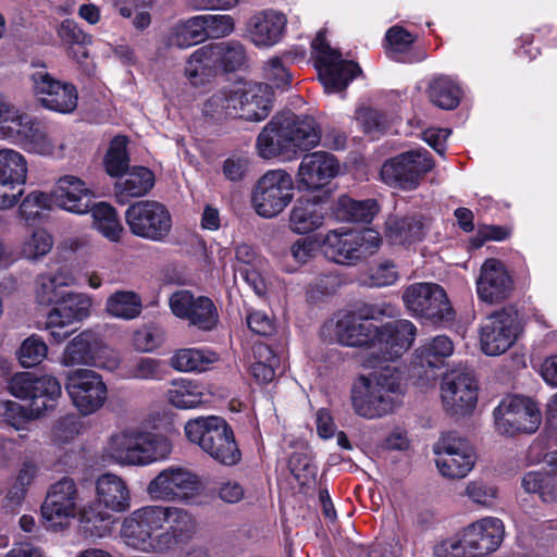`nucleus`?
<instances>
[{
  "label": "nucleus",
  "instance_id": "nucleus-1",
  "mask_svg": "<svg viewBox=\"0 0 557 557\" xmlns=\"http://www.w3.org/2000/svg\"><path fill=\"white\" fill-rule=\"evenodd\" d=\"M384 314L376 306H362L354 311H343L325 329L344 346L366 347L362 364L376 368L380 363L399 357L412 345L417 329L408 320L376 325L374 320Z\"/></svg>",
  "mask_w": 557,
  "mask_h": 557
},
{
  "label": "nucleus",
  "instance_id": "nucleus-2",
  "mask_svg": "<svg viewBox=\"0 0 557 557\" xmlns=\"http://www.w3.org/2000/svg\"><path fill=\"white\" fill-rule=\"evenodd\" d=\"M272 87L255 82H236L216 90L203 103L202 112L213 120L239 117L262 121L271 112Z\"/></svg>",
  "mask_w": 557,
  "mask_h": 557
},
{
  "label": "nucleus",
  "instance_id": "nucleus-3",
  "mask_svg": "<svg viewBox=\"0 0 557 557\" xmlns=\"http://www.w3.org/2000/svg\"><path fill=\"white\" fill-rule=\"evenodd\" d=\"M171 441L144 426H128L110 435L102 448V458L120 466L144 467L166 459Z\"/></svg>",
  "mask_w": 557,
  "mask_h": 557
},
{
  "label": "nucleus",
  "instance_id": "nucleus-4",
  "mask_svg": "<svg viewBox=\"0 0 557 557\" xmlns=\"http://www.w3.org/2000/svg\"><path fill=\"white\" fill-rule=\"evenodd\" d=\"M400 373L394 367H383L369 375L359 376L351 387V406L364 419H377L393 413L403 404Z\"/></svg>",
  "mask_w": 557,
  "mask_h": 557
},
{
  "label": "nucleus",
  "instance_id": "nucleus-5",
  "mask_svg": "<svg viewBox=\"0 0 557 557\" xmlns=\"http://www.w3.org/2000/svg\"><path fill=\"white\" fill-rule=\"evenodd\" d=\"M97 503L84 506L79 524L90 537H104L111 533L115 519L112 513L131 508V491L125 480L113 473H104L96 481Z\"/></svg>",
  "mask_w": 557,
  "mask_h": 557
},
{
  "label": "nucleus",
  "instance_id": "nucleus-6",
  "mask_svg": "<svg viewBox=\"0 0 557 557\" xmlns=\"http://www.w3.org/2000/svg\"><path fill=\"white\" fill-rule=\"evenodd\" d=\"M184 431L189 442L199 445L205 453L222 465L234 466L242 458L233 430L223 418L198 417L188 420Z\"/></svg>",
  "mask_w": 557,
  "mask_h": 557
},
{
  "label": "nucleus",
  "instance_id": "nucleus-7",
  "mask_svg": "<svg viewBox=\"0 0 557 557\" xmlns=\"http://www.w3.org/2000/svg\"><path fill=\"white\" fill-rule=\"evenodd\" d=\"M165 506L146 505L126 516L121 525L125 545L147 554H161V532L165 525Z\"/></svg>",
  "mask_w": 557,
  "mask_h": 557
},
{
  "label": "nucleus",
  "instance_id": "nucleus-8",
  "mask_svg": "<svg viewBox=\"0 0 557 557\" xmlns=\"http://www.w3.org/2000/svg\"><path fill=\"white\" fill-rule=\"evenodd\" d=\"M382 244L381 234L373 228L362 231L333 230L322 239L324 255L338 264H356L374 255Z\"/></svg>",
  "mask_w": 557,
  "mask_h": 557
},
{
  "label": "nucleus",
  "instance_id": "nucleus-9",
  "mask_svg": "<svg viewBox=\"0 0 557 557\" xmlns=\"http://www.w3.org/2000/svg\"><path fill=\"white\" fill-rule=\"evenodd\" d=\"M202 488L196 473L184 467L170 466L149 481L146 493L154 502L189 504Z\"/></svg>",
  "mask_w": 557,
  "mask_h": 557
},
{
  "label": "nucleus",
  "instance_id": "nucleus-10",
  "mask_svg": "<svg viewBox=\"0 0 557 557\" xmlns=\"http://www.w3.org/2000/svg\"><path fill=\"white\" fill-rule=\"evenodd\" d=\"M311 47L319 78L327 94L343 91L361 73L356 62L342 59L341 52L330 47L324 32L317 34Z\"/></svg>",
  "mask_w": 557,
  "mask_h": 557
},
{
  "label": "nucleus",
  "instance_id": "nucleus-11",
  "mask_svg": "<svg viewBox=\"0 0 557 557\" xmlns=\"http://www.w3.org/2000/svg\"><path fill=\"white\" fill-rule=\"evenodd\" d=\"M542 422L539 405L529 397L507 396L494 409V425L499 435L535 433Z\"/></svg>",
  "mask_w": 557,
  "mask_h": 557
},
{
  "label": "nucleus",
  "instance_id": "nucleus-12",
  "mask_svg": "<svg viewBox=\"0 0 557 557\" xmlns=\"http://www.w3.org/2000/svg\"><path fill=\"white\" fill-rule=\"evenodd\" d=\"M294 181L284 170H271L257 182L251 202L257 214L272 219L282 213L294 197Z\"/></svg>",
  "mask_w": 557,
  "mask_h": 557
},
{
  "label": "nucleus",
  "instance_id": "nucleus-13",
  "mask_svg": "<svg viewBox=\"0 0 557 557\" xmlns=\"http://www.w3.org/2000/svg\"><path fill=\"white\" fill-rule=\"evenodd\" d=\"M84 507H78V490L73 479L62 478L52 484L41 506V518L47 530H66Z\"/></svg>",
  "mask_w": 557,
  "mask_h": 557
},
{
  "label": "nucleus",
  "instance_id": "nucleus-14",
  "mask_svg": "<svg viewBox=\"0 0 557 557\" xmlns=\"http://www.w3.org/2000/svg\"><path fill=\"white\" fill-rule=\"evenodd\" d=\"M8 388L13 396L28 399L32 413L37 418L54 409L62 395L61 384L54 376H36L29 372L14 374Z\"/></svg>",
  "mask_w": 557,
  "mask_h": 557
},
{
  "label": "nucleus",
  "instance_id": "nucleus-15",
  "mask_svg": "<svg viewBox=\"0 0 557 557\" xmlns=\"http://www.w3.org/2000/svg\"><path fill=\"white\" fill-rule=\"evenodd\" d=\"M517 311L497 310L487 315L480 325V347L486 356H500L510 349L522 333Z\"/></svg>",
  "mask_w": 557,
  "mask_h": 557
},
{
  "label": "nucleus",
  "instance_id": "nucleus-16",
  "mask_svg": "<svg viewBox=\"0 0 557 557\" xmlns=\"http://www.w3.org/2000/svg\"><path fill=\"white\" fill-rule=\"evenodd\" d=\"M125 221L131 232L152 242H163L172 230L169 209L154 200H139L125 211Z\"/></svg>",
  "mask_w": 557,
  "mask_h": 557
},
{
  "label": "nucleus",
  "instance_id": "nucleus-17",
  "mask_svg": "<svg viewBox=\"0 0 557 557\" xmlns=\"http://www.w3.org/2000/svg\"><path fill=\"white\" fill-rule=\"evenodd\" d=\"M433 168L434 161L426 150H410L384 162L381 177L389 186L411 190Z\"/></svg>",
  "mask_w": 557,
  "mask_h": 557
},
{
  "label": "nucleus",
  "instance_id": "nucleus-18",
  "mask_svg": "<svg viewBox=\"0 0 557 557\" xmlns=\"http://www.w3.org/2000/svg\"><path fill=\"white\" fill-rule=\"evenodd\" d=\"M65 391L83 416L95 413L108 399V388L102 376L90 369L70 371L65 379Z\"/></svg>",
  "mask_w": 557,
  "mask_h": 557
},
{
  "label": "nucleus",
  "instance_id": "nucleus-19",
  "mask_svg": "<svg viewBox=\"0 0 557 557\" xmlns=\"http://www.w3.org/2000/svg\"><path fill=\"white\" fill-rule=\"evenodd\" d=\"M406 308L416 317L430 321L450 320L453 308L446 292L435 283H416L406 288L403 295Z\"/></svg>",
  "mask_w": 557,
  "mask_h": 557
},
{
  "label": "nucleus",
  "instance_id": "nucleus-20",
  "mask_svg": "<svg viewBox=\"0 0 557 557\" xmlns=\"http://www.w3.org/2000/svg\"><path fill=\"white\" fill-rule=\"evenodd\" d=\"M7 140L16 144L29 153L61 159L65 156L66 141L52 137L32 116L25 114L15 128H9Z\"/></svg>",
  "mask_w": 557,
  "mask_h": 557
},
{
  "label": "nucleus",
  "instance_id": "nucleus-21",
  "mask_svg": "<svg viewBox=\"0 0 557 557\" xmlns=\"http://www.w3.org/2000/svg\"><path fill=\"white\" fill-rule=\"evenodd\" d=\"M32 90L37 101L46 109L71 113L77 107L78 92L76 87L53 77L41 66L30 74Z\"/></svg>",
  "mask_w": 557,
  "mask_h": 557
},
{
  "label": "nucleus",
  "instance_id": "nucleus-22",
  "mask_svg": "<svg viewBox=\"0 0 557 557\" xmlns=\"http://www.w3.org/2000/svg\"><path fill=\"white\" fill-rule=\"evenodd\" d=\"M436 467L443 476L462 479L473 468L474 450L468 441L453 434L443 435L434 447Z\"/></svg>",
  "mask_w": 557,
  "mask_h": 557
},
{
  "label": "nucleus",
  "instance_id": "nucleus-23",
  "mask_svg": "<svg viewBox=\"0 0 557 557\" xmlns=\"http://www.w3.org/2000/svg\"><path fill=\"white\" fill-rule=\"evenodd\" d=\"M441 397L447 411L453 414L471 412L478 401V384L468 369H456L445 374L441 384Z\"/></svg>",
  "mask_w": 557,
  "mask_h": 557
},
{
  "label": "nucleus",
  "instance_id": "nucleus-24",
  "mask_svg": "<svg viewBox=\"0 0 557 557\" xmlns=\"http://www.w3.org/2000/svg\"><path fill=\"white\" fill-rule=\"evenodd\" d=\"M91 306L90 295L67 292L59 305L47 314L46 330L57 343L65 341L71 335L67 326L89 317Z\"/></svg>",
  "mask_w": 557,
  "mask_h": 557
},
{
  "label": "nucleus",
  "instance_id": "nucleus-25",
  "mask_svg": "<svg viewBox=\"0 0 557 557\" xmlns=\"http://www.w3.org/2000/svg\"><path fill=\"white\" fill-rule=\"evenodd\" d=\"M169 304L175 317L187 320L199 330L210 331L219 322L216 307L206 296L196 297L189 290L182 289L171 295Z\"/></svg>",
  "mask_w": 557,
  "mask_h": 557
},
{
  "label": "nucleus",
  "instance_id": "nucleus-26",
  "mask_svg": "<svg viewBox=\"0 0 557 557\" xmlns=\"http://www.w3.org/2000/svg\"><path fill=\"white\" fill-rule=\"evenodd\" d=\"M28 176V161L26 157L12 148L0 149V187L13 189L25 185ZM24 195V189L16 193L0 190V210L15 207Z\"/></svg>",
  "mask_w": 557,
  "mask_h": 557
},
{
  "label": "nucleus",
  "instance_id": "nucleus-27",
  "mask_svg": "<svg viewBox=\"0 0 557 557\" xmlns=\"http://www.w3.org/2000/svg\"><path fill=\"white\" fill-rule=\"evenodd\" d=\"M339 172L337 159L329 152L307 153L296 174L299 190H318L327 185Z\"/></svg>",
  "mask_w": 557,
  "mask_h": 557
},
{
  "label": "nucleus",
  "instance_id": "nucleus-28",
  "mask_svg": "<svg viewBox=\"0 0 557 557\" xmlns=\"http://www.w3.org/2000/svg\"><path fill=\"white\" fill-rule=\"evenodd\" d=\"M512 288V278L500 260L492 258L482 264L476 280V293L482 301L500 302L510 296Z\"/></svg>",
  "mask_w": 557,
  "mask_h": 557
},
{
  "label": "nucleus",
  "instance_id": "nucleus-29",
  "mask_svg": "<svg viewBox=\"0 0 557 557\" xmlns=\"http://www.w3.org/2000/svg\"><path fill=\"white\" fill-rule=\"evenodd\" d=\"M287 22L286 14L281 11H259L247 22V37L257 48H271L283 39Z\"/></svg>",
  "mask_w": 557,
  "mask_h": 557
},
{
  "label": "nucleus",
  "instance_id": "nucleus-30",
  "mask_svg": "<svg viewBox=\"0 0 557 557\" xmlns=\"http://www.w3.org/2000/svg\"><path fill=\"white\" fill-rule=\"evenodd\" d=\"M465 542L474 557L496 552L505 536V525L496 517H484L468 524L463 529Z\"/></svg>",
  "mask_w": 557,
  "mask_h": 557
},
{
  "label": "nucleus",
  "instance_id": "nucleus-31",
  "mask_svg": "<svg viewBox=\"0 0 557 557\" xmlns=\"http://www.w3.org/2000/svg\"><path fill=\"white\" fill-rule=\"evenodd\" d=\"M51 195L57 207L78 215L89 212L95 197L86 183L74 175L61 176L55 182Z\"/></svg>",
  "mask_w": 557,
  "mask_h": 557
},
{
  "label": "nucleus",
  "instance_id": "nucleus-32",
  "mask_svg": "<svg viewBox=\"0 0 557 557\" xmlns=\"http://www.w3.org/2000/svg\"><path fill=\"white\" fill-rule=\"evenodd\" d=\"M165 516L168 527L161 532V554H166L177 545L188 542L197 531L196 518L185 508L165 506Z\"/></svg>",
  "mask_w": 557,
  "mask_h": 557
},
{
  "label": "nucleus",
  "instance_id": "nucleus-33",
  "mask_svg": "<svg viewBox=\"0 0 557 557\" xmlns=\"http://www.w3.org/2000/svg\"><path fill=\"white\" fill-rule=\"evenodd\" d=\"M283 136L286 137L289 152L297 149L310 150L319 145L321 129L311 116H297L293 113L280 115Z\"/></svg>",
  "mask_w": 557,
  "mask_h": 557
},
{
  "label": "nucleus",
  "instance_id": "nucleus-34",
  "mask_svg": "<svg viewBox=\"0 0 557 557\" xmlns=\"http://www.w3.org/2000/svg\"><path fill=\"white\" fill-rule=\"evenodd\" d=\"M234 251L235 262L233 268L235 273H238L257 295H264L267 292L265 260L252 246L246 243L237 244Z\"/></svg>",
  "mask_w": 557,
  "mask_h": 557
},
{
  "label": "nucleus",
  "instance_id": "nucleus-35",
  "mask_svg": "<svg viewBox=\"0 0 557 557\" xmlns=\"http://www.w3.org/2000/svg\"><path fill=\"white\" fill-rule=\"evenodd\" d=\"M325 216V209L320 201L300 197L289 211L288 228L297 235H307L321 228Z\"/></svg>",
  "mask_w": 557,
  "mask_h": 557
},
{
  "label": "nucleus",
  "instance_id": "nucleus-36",
  "mask_svg": "<svg viewBox=\"0 0 557 557\" xmlns=\"http://www.w3.org/2000/svg\"><path fill=\"white\" fill-rule=\"evenodd\" d=\"M384 236L394 246H410L424 236V223L418 216L389 215L384 224Z\"/></svg>",
  "mask_w": 557,
  "mask_h": 557
},
{
  "label": "nucleus",
  "instance_id": "nucleus-37",
  "mask_svg": "<svg viewBox=\"0 0 557 557\" xmlns=\"http://www.w3.org/2000/svg\"><path fill=\"white\" fill-rule=\"evenodd\" d=\"M207 391L196 380L180 377L172 380L165 391L166 400L178 409H194L207 401Z\"/></svg>",
  "mask_w": 557,
  "mask_h": 557
},
{
  "label": "nucleus",
  "instance_id": "nucleus-38",
  "mask_svg": "<svg viewBox=\"0 0 557 557\" xmlns=\"http://www.w3.org/2000/svg\"><path fill=\"white\" fill-rule=\"evenodd\" d=\"M218 64L210 45L196 49L186 60L184 76L194 87L209 84L218 73Z\"/></svg>",
  "mask_w": 557,
  "mask_h": 557
},
{
  "label": "nucleus",
  "instance_id": "nucleus-39",
  "mask_svg": "<svg viewBox=\"0 0 557 557\" xmlns=\"http://www.w3.org/2000/svg\"><path fill=\"white\" fill-rule=\"evenodd\" d=\"M76 284L75 276L67 269H59L55 273L40 274L36 280V299L41 305H59L67 294L62 287L74 286Z\"/></svg>",
  "mask_w": 557,
  "mask_h": 557
},
{
  "label": "nucleus",
  "instance_id": "nucleus-40",
  "mask_svg": "<svg viewBox=\"0 0 557 557\" xmlns=\"http://www.w3.org/2000/svg\"><path fill=\"white\" fill-rule=\"evenodd\" d=\"M95 345H97V335L94 332L85 331L79 333L65 346L60 363L64 367H91Z\"/></svg>",
  "mask_w": 557,
  "mask_h": 557
},
{
  "label": "nucleus",
  "instance_id": "nucleus-41",
  "mask_svg": "<svg viewBox=\"0 0 557 557\" xmlns=\"http://www.w3.org/2000/svg\"><path fill=\"white\" fill-rule=\"evenodd\" d=\"M219 360V356L209 349L182 348L171 357V366L180 372H203Z\"/></svg>",
  "mask_w": 557,
  "mask_h": 557
},
{
  "label": "nucleus",
  "instance_id": "nucleus-42",
  "mask_svg": "<svg viewBox=\"0 0 557 557\" xmlns=\"http://www.w3.org/2000/svg\"><path fill=\"white\" fill-rule=\"evenodd\" d=\"M282 120L274 116L262 129L257 138V151L263 159H272L285 152H289L286 137L283 136Z\"/></svg>",
  "mask_w": 557,
  "mask_h": 557
},
{
  "label": "nucleus",
  "instance_id": "nucleus-43",
  "mask_svg": "<svg viewBox=\"0 0 557 557\" xmlns=\"http://www.w3.org/2000/svg\"><path fill=\"white\" fill-rule=\"evenodd\" d=\"M154 185V174L145 166H134L115 184L116 196L123 198L141 197Z\"/></svg>",
  "mask_w": 557,
  "mask_h": 557
},
{
  "label": "nucleus",
  "instance_id": "nucleus-44",
  "mask_svg": "<svg viewBox=\"0 0 557 557\" xmlns=\"http://www.w3.org/2000/svg\"><path fill=\"white\" fill-rule=\"evenodd\" d=\"M92 215L95 228L108 240L119 243L122 238L123 226L117 216L116 210L108 202H91L89 210Z\"/></svg>",
  "mask_w": 557,
  "mask_h": 557
},
{
  "label": "nucleus",
  "instance_id": "nucleus-45",
  "mask_svg": "<svg viewBox=\"0 0 557 557\" xmlns=\"http://www.w3.org/2000/svg\"><path fill=\"white\" fill-rule=\"evenodd\" d=\"M206 39L207 33L202 27V21L200 15H197L175 24L168 35V45L186 49Z\"/></svg>",
  "mask_w": 557,
  "mask_h": 557
},
{
  "label": "nucleus",
  "instance_id": "nucleus-46",
  "mask_svg": "<svg viewBox=\"0 0 557 557\" xmlns=\"http://www.w3.org/2000/svg\"><path fill=\"white\" fill-rule=\"evenodd\" d=\"M379 212L375 200H355L348 196L338 198L336 205L337 218L348 222L370 223Z\"/></svg>",
  "mask_w": 557,
  "mask_h": 557
},
{
  "label": "nucleus",
  "instance_id": "nucleus-47",
  "mask_svg": "<svg viewBox=\"0 0 557 557\" xmlns=\"http://www.w3.org/2000/svg\"><path fill=\"white\" fill-rule=\"evenodd\" d=\"M385 39L387 42V53L396 61L411 63L425 58L424 54L416 58L409 53V49L416 38L401 26L396 25L391 27L385 35Z\"/></svg>",
  "mask_w": 557,
  "mask_h": 557
},
{
  "label": "nucleus",
  "instance_id": "nucleus-48",
  "mask_svg": "<svg viewBox=\"0 0 557 557\" xmlns=\"http://www.w3.org/2000/svg\"><path fill=\"white\" fill-rule=\"evenodd\" d=\"M431 101L444 110L455 109L460 101L461 90L458 84L448 76L435 77L429 87Z\"/></svg>",
  "mask_w": 557,
  "mask_h": 557
},
{
  "label": "nucleus",
  "instance_id": "nucleus-49",
  "mask_svg": "<svg viewBox=\"0 0 557 557\" xmlns=\"http://www.w3.org/2000/svg\"><path fill=\"white\" fill-rule=\"evenodd\" d=\"M218 67L224 72L240 70L246 63V51L238 41L210 44Z\"/></svg>",
  "mask_w": 557,
  "mask_h": 557
},
{
  "label": "nucleus",
  "instance_id": "nucleus-50",
  "mask_svg": "<svg viewBox=\"0 0 557 557\" xmlns=\"http://www.w3.org/2000/svg\"><path fill=\"white\" fill-rule=\"evenodd\" d=\"M106 311L114 318L132 320L140 314L141 300L134 292L120 290L108 297Z\"/></svg>",
  "mask_w": 557,
  "mask_h": 557
},
{
  "label": "nucleus",
  "instance_id": "nucleus-51",
  "mask_svg": "<svg viewBox=\"0 0 557 557\" xmlns=\"http://www.w3.org/2000/svg\"><path fill=\"white\" fill-rule=\"evenodd\" d=\"M454 352V344L446 335H438L424 343L417 349V358L421 366L424 364L436 368L444 359L450 357Z\"/></svg>",
  "mask_w": 557,
  "mask_h": 557
},
{
  "label": "nucleus",
  "instance_id": "nucleus-52",
  "mask_svg": "<svg viewBox=\"0 0 557 557\" xmlns=\"http://www.w3.org/2000/svg\"><path fill=\"white\" fill-rule=\"evenodd\" d=\"M255 361L250 366V373L260 383H269L275 376V367L278 363L277 357L272 349L264 344L253 346Z\"/></svg>",
  "mask_w": 557,
  "mask_h": 557
},
{
  "label": "nucleus",
  "instance_id": "nucleus-53",
  "mask_svg": "<svg viewBox=\"0 0 557 557\" xmlns=\"http://www.w3.org/2000/svg\"><path fill=\"white\" fill-rule=\"evenodd\" d=\"M53 205L51 193L33 190L21 200L18 215L26 222L36 221L42 211H50Z\"/></svg>",
  "mask_w": 557,
  "mask_h": 557
},
{
  "label": "nucleus",
  "instance_id": "nucleus-54",
  "mask_svg": "<svg viewBox=\"0 0 557 557\" xmlns=\"http://www.w3.org/2000/svg\"><path fill=\"white\" fill-rule=\"evenodd\" d=\"M521 485L527 493L539 494L545 503L557 498L554 478L546 472L530 471L522 478Z\"/></svg>",
  "mask_w": 557,
  "mask_h": 557
},
{
  "label": "nucleus",
  "instance_id": "nucleus-55",
  "mask_svg": "<svg viewBox=\"0 0 557 557\" xmlns=\"http://www.w3.org/2000/svg\"><path fill=\"white\" fill-rule=\"evenodd\" d=\"M52 247V235L47 230L38 227L24 239L21 247V253L28 260H37L48 255Z\"/></svg>",
  "mask_w": 557,
  "mask_h": 557
},
{
  "label": "nucleus",
  "instance_id": "nucleus-56",
  "mask_svg": "<svg viewBox=\"0 0 557 557\" xmlns=\"http://www.w3.org/2000/svg\"><path fill=\"white\" fill-rule=\"evenodd\" d=\"M48 355V346L38 335L25 338L17 352V360L23 368H33L41 363Z\"/></svg>",
  "mask_w": 557,
  "mask_h": 557
},
{
  "label": "nucleus",
  "instance_id": "nucleus-57",
  "mask_svg": "<svg viewBox=\"0 0 557 557\" xmlns=\"http://www.w3.org/2000/svg\"><path fill=\"white\" fill-rule=\"evenodd\" d=\"M127 139L124 136H115L104 158L106 171L110 176H120L128 168L126 151Z\"/></svg>",
  "mask_w": 557,
  "mask_h": 557
},
{
  "label": "nucleus",
  "instance_id": "nucleus-58",
  "mask_svg": "<svg viewBox=\"0 0 557 557\" xmlns=\"http://www.w3.org/2000/svg\"><path fill=\"white\" fill-rule=\"evenodd\" d=\"M32 408L25 409L22 405L13 400H0V422L20 430L32 419Z\"/></svg>",
  "mask_w": 557,
  "mask_h": 557
},
{
  "label": "nucleus",
  "instance_id": "nucleus-59",
  "mask_svg": "<svg viewBox=\"0 0 557 557\" xmlns=\"http://www.w3.org/2000/svg\"><path fill=\"white\" fill-rule=\"evenodd\" d=\"M467 545L461 530L457 536L438 542L433 548V554L435 557H474Z\"/></svg>",
  "mask_w": 557,
  "mask_h": 557
},
{
  "label": "nucleus",
  "instance_id": "nucleus-60",
  "mask_svg": "<svg viewBox=\"0 0 557 557\" xmlns=\"http://www.w3.org/2000/svg\"><path fill=\"white\" fill-rule=\"evenodd\" d=\"M207 38H220L230 35L234 29V22L230 15L206 14L200 15Z\"/></svg>",
  "mask_w": 557,
  "mask_h": 557
},
{
  "label": "nucleus",
  "instance_id": "nucleus-61",
  "mask_svg": "<svg viewBox=\"0 0 557 557\" xmlns=\"http://www.w3.org/2000/svg\"><path fill=\"white\" fill-rule=\"evenodd\" d=\"M465 494L473 503L483 507H492L497 498V490L482 481H470Z\"/></svg>",
  "mask_w": 557,
  "mask_h": 557
},
{
  "label": "nucleus",
  "instance_id": "nucleus-62",
  "mask_svg": "<svg viewBox=\"0 0 557 557\" xmlns=\"http://www.w3.org/2000/svg\"><path fill=\"white\" fill-rule=\"evenodd\" d=\"M120 363L121 358L119 351L102 344L97 337V345H95L91 367L114 371L120 367Z\"/></svg>",
  "mask_w": 557,
  "mask_h": 557
},
{
  "label": "nucleus",
  "instance_id": "nucleus-63",
  "mask_svg": "<svg viewBox=\"0 0 557 557\" xmlns=\"http://www.w3.org/2000/svg\"><path fill=\"white\" fill-rule=\"evenodd\" d=\"M25 114L0 92V138L7 139L8 129L15 128Z\"/></svg>",
  "mask_w": 557,
  "mask_h": 557
},
{
  "label": "nucleus",
  "instance_id": "nucleus-64",
  "mask_svg": "<svg viewBox=\"0 0 557 557\" xmlns=\"http://www.w3.org/2000/svg\"><path fill=\"white\" fill-rule=\"evenodd\" d=\"M264 77L272 87L284 89L290 85L292 75L277 57L270 59L264 65Z\"/></svg>",
  "mask_w": 557,
  "mask_h": 557
}]
</instances>
